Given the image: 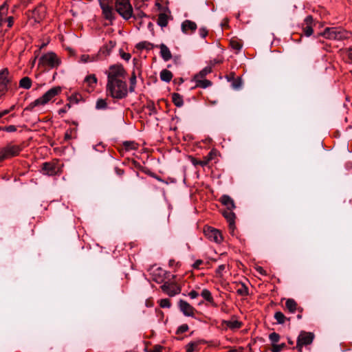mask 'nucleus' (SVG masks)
I'll return each mask as SVG.
<instances>
[{
    "instance_id": "obj_1",
    "label": "nucleus",
    "mask_w": 352,
    "mask_h": 352,
    "mask_svg": "<svg viewBox=\"0 0 352 352\" xmlns=\"http://www.w3.org/2000/svg\"><path fill=\"white\" fill-rule=\"evenodd\" d=\"M107 92L113 98L122 99L125 98L128 94L126 80L107 82Z\"/></svg>"
},
{
    "instance_id": "obj_2",
    "label": "nucleus",
    "mask_w": 352,
    "mask_h": 352,
    "mask_svg": "<svg viewBox=\"0 0 352 352\" xmlns=\"http://www.w3.org/2000/svg\"><path fill=\"white\" fill-rule=\"evenodd\" d=\"M61 92V88L60 87H54L49 89L45 92L41 97L36 99L34 101L29 104L26 107L24 111H31L34 107L45 105L51 101L55 96H58Z\"/></svg>"
},
{
    "instance_id": "obj_3",
    "label": "nucleus",
    "mask_w": 352,
    "mask_h": 352,
    "mask_svg": "<svg viewBox=\"0 0 352 352\" xmlns=\"http://www.w3.org/2000/svg\"><path fill=\"white\" fill-rule=\"evenodd\" d=\"M107 82L126 80V71L122 65H115L109 67L107 72Z\"/></svg>"
},
{
    "instance_id": "obj_4",
    "label": "nucleus",
    "mask_w": 352,
    "mask_h": 352,
    "mask_svg": "<svg viewBox=\"0 0 352 352\" xmlns=\"http://www.w3.org/2000/svg\"><path fill=\"white\" fill-rule=\"evenodd\" d=\"M115 7L117 12L123 19L128 20L133 16V8L129 0H116Z\"/></svg>"
},
{
    "instance_id": "obj_5",
    "label": "nucleus",
    "mask_w": 352,
    "mask_h": 352,
    "mask_svg": "<svg viewBox=\"0 0 352 352\" xmlns=\"http://www.w3.org/2000/svg\"><path fill=\"white\" fill-rule=\"evenodd\" d=\"M322 35L327 39L342 41L349 38V32L338 28H327Z\"/></svg>"
},
{
    "instance_id": "obj_6",
    "label": "nucleus",
    "mask_w": 352,
    "mask_h": 352,
    "mask_svg": "<svg viewBox=\"0 0 352 352\" xmlns=\"http://www.w3.org/2000/svg\"><path fill=\"white\" fill-rule=\"evenodd\" d=\"M21 150L19 145L8 144L5 147L0 148V162L17 156Z\"/></svg>"
},
{
    "instance_id": "obj_7",
    "label": "nucleus",
    "mask_w": 352,
    "mask_h": 352,
    "mask_svg": "<svg viewBox=\"0 0 352 352\" xmlns=\"http://www.w3.org/2000/svg\"><path fill=\"white\" fill-rule=\"evenodd\" d=\"M60 63V60L54 52H48L43 56L39 59V65L43 67H47L50 68L57 67Z\"/></svg>"
},
{
    "instance_id": "obj_8",
    "label": "nucleus",
    "mask_w": 352,
    "mask_h": 352,
    "mask_svg": "<svg viewBox=\"0 0 352 352\" xmlns=\"http://www.w3.org/2000/svg\"><path fill=\"white\" fill-rule=\"evenodd\" d=\"M161 289L169 296H174L181 292V288L176 283L166 282L162 286Z\"/></svg>"
},
{
    "instance_id": "obj_9",
    "label": "nucleus",
    "mask_w": 352,
    "mask_h": 352,
    "mask_svg": "<svg viewBox=\"0 0 352 352\" xmlns=\"http://www.w3.org/2000/svg\"><path fill=\"white\" fill-rule=\"evenodd\" d=\"M214 156H216V151L211 150L206 156H204L202 160H199L193 157H190V162L194 166H201L202 167L208 164Z\"/></svg>"
},
{
    "instance_id": "obj_10",
    "label": "nucleus",
    "mask_w": 352,
    "mask_h": 352,
    "mask_svg": "<svg viewBox=\"0 0 352 352\" xmlns=\"http://www.w3.org/2000/svg\"><path fill=\"white\" fill-rule=\"evenodd\" d=\"M314 334L308 332H301L297 340V347L301 348L302 346L310 344L314 340Z\"/></svg>"
},
{
    "instance_id": "obj_11",
    "label": "nucleus",
    "mask_w": 352,
    "mask_h": 352,
    "mask_svg": "<svg viewBox=\"0 0 352 352\" xmlns=\"http://www.w3.org/2000/svg\"><path fill=\"white\" fill-rule=\"evenodd\" d=\"M285 307L292 314L298 311L299 314L297 315L298 319L302 318L301 313L302 312V308L298 306L297 302L292 298H289L286 300Z\"/></svg>"
},
{
    "instance_id": "obj_12",
    "label": "nucleus",
    "mask_w": 352,
    "mask_h": 352,
    "mask_svg": "<svg viewBox=\"0 0 352 352\" xmlns=\"http://www.w3.org/2000/svg\"><path fill=\"white\" fill-rule=\"evenodd\" d=\"M206 236L212 241L215 243H221L222 241V236L220 232L212 228H208L204 230Z\"/></svg>"
},
{
    "instance_id": "obj_13",
    "label": "nucleus",
    "mask_w": 352,
    "mask_h": 352,
    "mask_svg": "<svg viewBox=\"0 0 352 352\" xmlns=\"http://www.w3.org/2000/svg\"><path fill=\"white\" fill-rule=\"evenodd\" d=\"M46 15V8L44 5L40 4L32 12V17L36 23H40Z\"/></svg>"
},
{
    "instance_id": "obj_14",
    "label": "nucleus",
    "mask_w": 352,
    "mask_h": 352,
    "mask_svg": "<svg viewBox=\"0 0 352 352\" xmlns=\"http://www.w3.org/2000/svg\"><path fill=\"white\" fill-rule=\"evenodd\" d=\"M9 71L5 68L0 71V94L5 93L8 89L9 83L8 79Z\"/></svg>"
},
{
    "instance_id": "obj_15",
    "label": "nucleus",
    "mask_w": 352,
    "mask_h": 352,
    "mask_svg": "<svg viewBox=\"0 0 352 352\" xmlns=\"http://www.w3.org/2000/svg\"><path fill=\"white\" fill-rule=\"evenodd\" d=\"M222 214L229 224L230 233L233 234L235 229V214L232 212V210H226Z\"/></svg>"
},
{
    "instance_id": "obj_16",
    "label": "nucleus",
    "mask_w": 352,
    "mask_h": 352,
    "mask_svg": "<svg viewBox=\"0 0 352 352\" xmlns=\"http://www.w3.org/2000/svg\"><path fill=\"white\" fill-rule=\"evenodd\" d=\"M43 172L47 175H54L59 171V167L53 162H45L43 164Z\"/></svg>"
},
{
    "instance_id": "obj_17",
    "label": "nucleus",
    "mask_w": 352,
    "mask_h": 352,
    "mask_svg": "<svg viewBox=\"0 0 352 352\" xmlns=\"http://www.w3.org/2000/svg\"><path fill=\"white\" fill-rule=\"evenodd\" d=\"M314 19L312 16L308 15L304 20L303 33L306 36H310L313 32Z\"/></svg>"
},
{
    "instance_id": "obj_18",
    "label": "nucleus",
    "mask_w": 352,
    "mask_h": 352,
    "mask_svg": "<svg viewBox=\"0 0 352 352\" xmlns=\"http://www.w3.org/2000/svg\"><path fill=\"white\" fill-rule=\"evenodd\" d=\"M179 307L185 316H192L194 315L195 309L186 301L180 300L179 302Z\"/></svg>"
},
{
    "instance_id": "obj_19",
    "label": "nucleus",
    "mask_w": 352,
    "mask_h": 352,
    "mask_svg": "<svg viewBox=\"0 0 352 352\" xmlns=\"http://www.w3.org/2000/svg\"><path fill=\"white\" fill-rule=\"evenodd\" d=\"M197 24L190 20H185L182 23V30L184 34H190L197 30Z\"/></svg>"
},
{
    "instance_id": "obj_20",
    "label": "nucleus",
    "mask_w": 352,
    "mask_h": 352,
    "mask_svg": "<svg viewBox=\"0 0 352 352\" xmlns=\"http://www.w3.org/2000/svg\"><path fill=\"white\" fill-rule=\"evenodd\" d=\"M77 126L74 124L73 126H70L69 128L65 131L64 140L69 142L71 140L76 139L77 138Z\"/></svg>"
},
{
    "instance_id": "obj_21",
    "label": "nucleus",
    "mask_w": 352,
    "mask_h": 352,
    "mask_svg": "<svg viewBox=\"0 0 352 352\" xmlns=\"http://www.w3.org/2000/svg\"><path fill=\"white\" fill-rule=\"evenodd\" d=\"M100 59V54L98 52L97 54H82L80 56V62L82 63H93L96 62L99 60Z\"/></svg>"
},
{
    "instance_id": "obj_22",
    "label": "nucleus",
    "mask_w": 352,
    "mask_h": 352,
    "mask_svg": "<svg viewBox=\"0 0 352 352\" xmlns=\"http://www.w3.org/2000/svg\"><path fill=\"white\" fill-rule=\"evenodd\" d=\"M160 54L164 60L168 61L171 59L172 54L168 47L164 43L159 45Z\"/></svg>"
},
{
    "instance_id": "obj_23",
    "label": "nucleus",
    "mask_w": 352,
    "mask_h": 352,
    "mask_svg": "<svg viewBox=\"0 0 352 352\" xmlns=\"http://www.w3.org/2000/svg\"><path fill=\"white\" fill-rule=\"evenodd\" d=\"M221 202L226 206V210H233L235 208L234 200L228 195H224L221 197Z\"/></svg>"
},
{
    "instance_id": "obj_24",
    "label": "nucleus",
    "mask_w": 352,
    "mask_h": 352,
    "mask_svg": "<svg viewBox=\"0 0 352 352\" xmlns=\"http://www.w3.org/2000/svg\"><path fill=\"white\" fill-rule=\"evenodd\" d=\"M116 46V42L110 41L109 43L104 46H102L98 52V54L100 55L101 54L107 56L110 54L112 49Z\"/></svg>"
},
{
    "instance_id": "obj_25",
    "label": "nucleus",
    "mask_w": 352,
    "mask_h": 352,
    "mask_svg": "<svg viewBox=\"0 0 352 352\" xmlns=\"http://www.w3.org/2000/svg\"><path fill=\"white\" fill-rule=\"evenodd\" d=\"M85 83L89 87L88 91H92L97 83L96 76L94 74L87 76L85 79Z\"/></svg>"
},
{
    "instance_id": "obj_26",
    "label": "nucleus",
    "mask_w": 352,
    "mask_h": 352,
    "mask_svg": "<svg viewBox=\"0 0 352 352\" xmlns=\"http://www.w3.org/2000/svg\"><path fill=\"white\" fill-rule=\"evenodd\" d=\"M201 296L208 302H210L212 306L217 307V305L214 302V298L212 296L211 292L207 289H204L201 292Z\"/></svg>"
},
{
    "instance_id": "obj_27",
    "label": "nucleus",
    "mask_w": 352,
    "mask_h": 352,
    "mask_svg": "<svg viewBox=\"0 0 352 352\" xmlns=\"http://www.w3.org/2000/svg\"><path fill=\"white\" fill-rule=\"evenodd\" d=\"M160 79L166 82H169L173 78V74L168 69H162L160 72Z\"/></svg>"
},
{
    "instance_id": "obj_28",
    "label": "nucleus",
    "mask_w": 352,
    "mask_h": 352,
    "mask_svg": "<svg viewBox=\"0 0 352 352\" xmlns=\"http://www.w3.org/2000/svg\"><path fill=\"white\" fill-rule=\"evenodd\" d=\"M172 100L174 104L177 107H181L184 104L183 97L178 93L172 94Z\"/></svg>"
},
{
    "instance_id": "obj_29",
    "label": "nucleus",
    "mask_w": 352,
    "mask_h": 352,
    "mask_svg": "<svg viewBox=\"0 0 352 352\" xmlns=\"http://www.w3.org/2000/svg\"><path fill=\"white\" fill-rule=\"evenodd\" d=\"M19 87L25 89H29L32 87V80L28 77L22 78L19 81Z\"/></svg>"
},
{
    "instance_id": "obj_30",
    "label": "nucleus",
    "mask_w": 352,
    "mask_h": 352,
    "mask_svg": "<svg viewBox=\"0 0 352 352\" xmlns=\"http://www.w3.org/2000/svg\"><path fill=\"white\" fill-rule=\"evenodd\" d=\"M113 6L108 7L102 9V14L107 20H113L114 19Z\"/></svg>"
},
{
    "instance_id": "obj_31",
    "label": "nucleus",
    "mask_w": 352,
    "mask_h": 352,
    "mask_svg": "<svg viewBox=\"0 0 352 352\" xmlns=\"http://www.w3.org/2000/svg\"><path fill=\"white\" fill-rule=\"evenodd\" d=\"M157 24L162 28L166 27L168 25V16L165 13H160L158 15Z\"/></svg>"
},
{
    "instance_id": "obj_32",
    "label": "nucleus",
    "mask_w": 352,
    "mask_h": 352,
    "mask_svg": "<svg viewBox=\"0 0 352 352\" xmlns=\"http://www.w3.org/2000/svg\"><path fill=\"white\" fill-rule=\"evenodd\" d=\"M212 72V67L207 66L201 69L198 74L195 75L194 79L204 78L206 75Z\"/></svg>"
},
{
    "instance_id": "obj_33",
    "label": "nucleus",
    "mask_w": 352,
    "mask_h": 352,
    "mask_svg": "<svg viewBox=\"0 0 352 352\" xmlns=\"http://www.w3.org/2000/svg\"><path fill=\"white\" fill-rule=\"evenodd\" d=\"M154 47H158L157 45L155 46L153 44L148 42V41H142L140 42L136 45V48L138 50H152Z\"/></svg>"
},
{
    "instance_id": "obj_34",
    "label": "nucleus",
    "mask_w": 352,
    "mask_h": 352,
    "mask_svg": "<svg viewBox=\"0 0 352 352\" xmlns=\"http://www.w3.org/2000/svg\"><path fill=\"white\" fill-rule=\"evenodd\" d=\"M196 82V86L201 88H206L210 87L212 85L211 81L204 79V78H199V79H194Z\"/></svg>"
},
{
    "instance_id": "obj_35",
    "label": "nucleus",
    "mask_w": 352,
    "mask_h": 352,
    "mask_svg": "<svg viewBox=\"0 0 352 352\" xmlns=\"http://www.w3.org/2000/svg\"><path fill=\"white\" fill-rule=\"evenodd\" d=\"M226 324L228 327L232 329H239L242 325V323L237 320L226 321Z\"/></svg>"
},
{
    "instance_id": "obj_36",
    "label": "nucleus",
    "mask_w": 352,
    "mask_h": 352,
    "mask_svg": "<svg viewBox=\"0 0 352 352\" xmlns=\"http://www.w3.org/2000/svg\"><path fill=\"white\" fill-rule=\"evenodd\" d=\"M230 45L232 49L236 50L237 52L240 51L242 48L241 42L235 38L230 40Z\"/></svg>"
},
{
    "instance_id": "obj_37",
    "label": "nucleus",
    "mask_w": 352,
    "mask_h": 352,
    "mask_svg": "<svg viewBox=\"0 0 352 352\" xmlns=\"http://www.w3.org/2000/svg\"><path fill=\"white\" fill-rule=\"evenodd\" d=\"M274 318L278 324H284L287 320L286 317L281 311H276L274 314Z\"/></svg>"
},
{
    "instance_id": "obj_38",
    "label": "nucleus",
    "mask_w": 352,
    "mask_h": 352,
    "mask_svg": "<svg viewBox=\"0 0 352 352\" xmlns=\"http://www.w3.org/2000/svg\"><path fill=\"white\" fill-rule=\"evenodd\" d=\"M236 293L240 296H246L249 294L248 288L243 283L236 290Z\"/></svg>"
},
{
    "instance_id": "obj_39",
    "label": "nucleus",
    "mask_w": 352,
    "mask_h": 352,
    "mask_svg": "<svg viewBox=\"0 0 352 352\" xmlns=\"http://www.w3.org/2000/svg\"><path fill=\"white\" fill-rule=\"evenodd\" d=\"M130 86H129V91L131 92H133L135 91V85H136V76L135 72H133L131 78H130Z\"/></svg>"
},
{
    "instance_id": "obj_40",
    "label": "nucleus",
    "mask_w": 352,
    "mask_h": 352,
    "mask_svg": "<svg viewBox=\"0 0 352 352\" xmlns=\"http://www.w3.org/2000/svg\"><path fill=\"white\" fill-rule=\"evenodd\" d=\"M99 1L102 10L108 7L113 6L115 4L113 0H99Z\"/></svg>"
},
{
    "instance_id": "obj_41",
    "label": "nucleus",
    "mask_w": 352,
    "mask_h": 352,
    "mask_svg": "<svg viewBox=\"0 0 352 352\" xmlns=\"http://www.w3.org/2000/svg\"><path fill=\"white\" fill-rule=\"evenodd\" d=\"M107 107V103L104 99H98L96 102V107L97 109H104Z\"/></svg>"
},
{
    "instance_id": "obj_42",
    "label": "nucleus",
    "mask_w": 352,
    "mask_h": 352,
    "mask_svg": "<svg viewBox=\"0 0 352 352\" xmlns=\"http://www.w3.org/2000/svg\"><path fill=\"white\" fill-rule=\"evenodd\" d=\"M8 12V5L7 2H5L0 6V17L3 19V16H6Z\"/></svg>"
},
{
    "instance_id": "obj_43",
    "label": "nucleus",
    "mask_w": 352,
    "mask_h": 352,
    "mask_svg": "<svg viewBox=\"0 0 352 352\" xmlns=\"http://www.w3.org/2000/svg\"><path fill=\"white\" fill-rule=\"evenodd\" d=\"M123 145L126 150H135L137 148V144L133 142H124Z\"/></svg>"
},
{
    "instance_id": "obj_44",
    "label": "nucleus",
    "mask_w": 352,
    "mask_h": 352,
    "mask_svg": "<svg viewBox=\"0 0 352 352\" xmlns=\"http://www.w3.org/2000/svg\"><path fill=\"white\" fill-rule=\"evenodd\" d=\"M198 345L199 344L197 342H190L186 346V351H190L192 352H194L195 351L197 350Z\"/></svg>"
},
{
    "instance_id": "obj_45",
    "label": "nucleus",
    "mask_w": 352,
    "mask_h": 352,
    "mask_svg": "<svg viewBox=\"0 0 352 352\" xmlns=\"http://www.w3.org/2000/svg\"><path fill=\"white\" fill-rule=\"evenodd\" d=\"M285 347V343H282L280 344H272V347L271 351L272 352H280Z\"/></svg>"
},
{
    "instance_id": "obj_46",
    "label": "nucleus",
    "mask_w": 352,
    "mask_h": 352,
    "mask_svg": "<svg viewBox=\"0 0 352 352\" xmlns=\"http://www.w3.org/2000/svg\"><path fill=\"white\" fill-rule=\"evenodd\" d=\"M269 338L273 344H276V342H278L279 341L280 336L278 333H277L276 332H273L270 334Z\"/></svg>"
},
{
    "instance_id": "obj_47",
    "label": "nucleus",
    "mask_w": 352,
    "mask_h": 352,
    "mask_svg": "<svg viewBox=\"0 0 352 352\" xmlns=\"http://www.w3.org/2000/svg\"><path fill=\"white\" fill-rule=\"evenodd\" d=\"M160 305L162 308H170L171 304L169 299L164 298L160 300Z\"/></svg>"
},
{
    "instance_id": "obj_48",
    "label": "nucleus",
    "mask_w": 352,
    "mask_h": 352,
    "mask_svg": "<svg viewBox=\"0 0 352 352\" xmlns=\"http://www.w3.org/2000/svg\"><path fill=\"white\" fill-rule=\"evenodd\" d=\"M133 17L135 19H142L143 17H146V14L142 10H137L135 14L133 15Z\"/></svg>"
},
{
    "instance_id": "obj_49",
    "label": "nucleus",
    "mask_w": 352,
    "mask_h": 352,
    "mask_svg": "<svg viewBox=\"0 0 352 352\" xmlns=\"http://www.w3.org/2000/svg\"><path fill=\"white\" fill-rule=\"evenodd\" d=\"M226 265L225 264H222L217 267V269L216 270V273L218 274V276H222V273L226 269Z\"/></svg>"
},
{
    "instance_id": "obj_50",
    "label": "nucleus",
    "mask_w": 352,
    "mask_h": 352,
    "mask_svg": "<svg viewBox=\"0 0 352 352\" xmlns=\"http://www.w3.org/2000/svg\"><path fill=\"white\" fill-rule=\"evenodd\" d=\"M3 130L9 133H12L16 131V127L14 125H9L8 126L3 127Z\"/></svg>"
},
{
    "instance_id": "obj_51",
    "label": "nucleus",
    "mask_w": 352,
    "mask_h": 352,
    "mask_svg": "<svg viewBox=\"0 0 352 352\" xmlns=\"http://www.w3.org/2000/svg\"><path fill=\"white\" fill-rule=\"evenodd\" d=\"M188 330V326L187 324H182L179 328L177 331L179 333H185Z\"/></svg>"
},
{
    "instance_id": "obj_52",
    "label": "nucleus",
    "mask_w": 352,
    "mask_h": 352,
    "mask_svg": "<svg viewBox=\"0 0 352 352\" xmlns=\"http://www.w3.org/2000/svg\"><path fill=\"white\" fill-rule=\"evenodd\" d=\"M199 32L202 38H205L208 35V30L205 28H200Z\"/></svg>"
},
{
    "instance_id": "obj_53",
    "label": "nucleus",
    "mask_w": 352,
    "mask_h": 352,
    "mask_svg": "<svg viewBox=\"0 0 352 352\" xmlns=\"http://www.w3.org/2000/svg\"><path fill=\"white\" fill-rule=\"evenodd\" d=\"M256 270L258 273H259L261 275H263V276L267 275L266 271L261 266H257L256 267Z\"/></svg>"
},
{
    "instance_id": "obj_54",
    "label": "nucleus",
    "mask_w": 352,
    "mask_h": 352,
    "mask_svg": "<svg viewBox=\"0 0 352 352\" xmlns=\"http://www.w3.org/2000/svg\"><path fill=\"white\" fill-rule=\"evenodd\" d=\"M163 347L160 345L154 346L153 349L148 352H162Z\"/></svg>"
},
{
    "instance_id": "obj_55",
    "label": "nucleus",
    "mask_w": 352,
    "mask_h": 352,
    "mask_svg": "<svg viewBox=\"0 0 352 352\" xmlns=\"http://www.w3.org/2000/svg\"><path fill=\"white\" fill-rule=\"evenodd\" d=\"M203 261L201 259L197 260L192 265L193 268L199 269V266L203 264Z\"/></svg>"
},
{
    "instance_id": "obj_56",
    "label": "nucleus",
    "mask_w": 352,
    "mask_h": 352,
    "mask_svg": "<svg viewBox=\"0 0 352 352\" xmlns=\"http://www.w3.org/2000/svg\"><path fill=\"white\" fill-rule=\"evenodd\" d=\"M188 296L190 298L195 299L199 296V294L196 291L192 290L189 292Z\"/></svg>"
},
{
    "instance_id": "obj_57",
    "label": "nucleus",
    "mask_w": 352,
    "mask_h": 352,
    "mask_svg": "<svg viewBox=\"0 0 352 352\" xmlns=\"http://www.w3.org/2000/svg\"><path fill=\"white\" fill-rule=\"evenodd\" d=\"M121 56L124 60H125L126 61L129 60L131 58V54L129 53H126V52L122 53Z\"/></svg>"
},
{
    "instance_id": "obj_58",
    "label": "nucleus",
    "mask_w": 352,
    "mask_h": 352,
    "mask_svg": "<svg viewBox=\"0 0 352 352\" xmlns=\"http://www.w3.org/2000/svg\"><path fill=\"white\" fill-rule=\"evenodd\" d=\"M8 27L11 28L14 23V18L12 16H10L7 19Z\"/></svg>"
},
{
    "instance_id": "obj_59",
    "label": "nucleus",
    "mask_w": 352,
    "mask_h": 352,
    "mask_svg": "<svg viewBox=\"0 0 352 352\" xmlns=\"http://www.w3.org/2000/svg\"><path fill=\"white\" fill-rule=\"evenodd\" d=\"M33 0H21V3L24 6H27L29 3H30Z\"/></svg>"
},
{
    "instance_id": "obj_60",
    "label": "nucleus",
    "mask_w": 352,
    "mask_h": 352,
    "mask_svg": "<svg viewBox=\"0 0 352 352\" xmlns=\"http://www.w3.org/2000/svg\"><path fill=\"white\" fill-rule=\"evenodd\" d=\"M115 170L118 175H122L124 174V170L120 168H116Z\"/></svg>"
},
{
    "instance_id": "obj_61",
    "label": "nucleus",
    "mask_w": 352,
    "mask_h": 352,
    "mask_svg": "<svg viewBox=\"0 0 352 352\" xmlns=\"http://www.w3.org/2000/svg\"><path fill=\"white\" fill-rule=\"evenodd\" d=\"M15 108V105H12L10 109H6L5 111H8V114L11 112L12 111H13Z\"/></svg>"
},
{
    "instance_id": "obj_62",
    "label": "nucleus",
    "mask_w": 352,
    "mask_h": 352,
    "mask_svg": "<svg viewBox=\"0 0 352 352\" xmlns=\"http://www.w3.org/2000/svg\"><path fill=\"white\" fill-rule=\"evenodd\" d=\"M7 114H8V111H0V118H2L3 116L7 115Z\"/></svg>"
},
{
    "instance_id": "obj_63",
    "label": "nucleus",
    "mask_w": 352,
    "mask_h": 352,
    "mask_svg": "<svg viewBox=\"0 0 352 352\" xmlns=\"http://www.w3.org/2000/svg\"><path fill=\"white\" fill-rule=\"evenodd\" d=\"M7 114H8V111H0V118H2L3 116L7 115Z\"/></svg>"
},
{
    "instance_id": "obj_64",
    "label": "nucleus",
    "mask_w": 352,
    "mask_h": 352,
    "mask_svg": "<svg viewBox=\"0 0 352 352\" xmlns=\"http://www.w3.org/2000/svg\"><path fill=\"white\" fill-rule=\"evenodd\" d=\"M175 263V261L174 260H170L169 261V265L170 266H172Z\"/></svg>"
}]
</instances>
